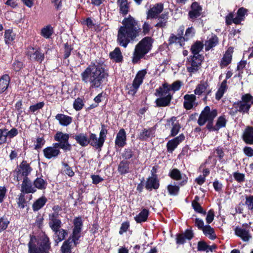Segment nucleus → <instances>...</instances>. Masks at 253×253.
<instances>
[{
  "instance_id": "f257e3e1",
  "label": "nucleus",
  "mask_w": 253,
  "mask_h": 253,
  "mask_svg": "<svg viewBox=\"0 0 253 253\" xmlns=\"http://www.w3.org/2000/svg\"><path fill=\"white\" fill-rule=\"evenodd\" d=\"M140 32L138 21L129 15L122 21V26L118 31L117 42L120 46L126 48L129 42H133L139 36Z\"/></svg>"
},
{
  "instance_id": "f03ea898",
  "label": "nucleus",
  "mask_w": 253,
  "mask_h": 253,
  "mask_svg": "<svg viewBox=\"0 0 253 253\" xmlns=\"http://www.w3.org/2000/svg\"><path fill=\"white\" fill-rule=\"evenodd\" d=\"M108 77L103 63L92 62L81 74L82 81L84 84H89L91 88H98Z\"/></svg>"
},
{
  "instance_id": "7ed1b4c3",
  "label": "nucleus",
  "mask_w": 253,
  "mask_h": 253,
  "mask_svg": "<svg viewBox=\"0 0 253 253\" xmlns=\"http://www.w3.org/2000/svg\"><path fill=\"white\" fill-rule=\"evenodd\" d=\"M83 226L81 218H76L74 220V228L71 237L64 241L61 248L62 253H71V249L74 245L77 246L79 243V240L81 237V232Z\"/></svg>"
},
{
  "instance_id": "20e7f679",
  "label": "nucleus",
  "mask_w": 253,
  "mask_h": 253,
  "mask_svg": "<svg viewBox=\"0 0 253 253\" xmlns=\"http://www.w3.org/2000/svg\"><path fill=\"white\" fill-rule=\"evenodd\" d=\"M152 43L151 38L146 37L142 39L135 46L132 55V62L137 63L141 59L143 58L151 50Z\"/></svg>"
},
{
  "instance_id": "39448f33",
  "label": "nucleus",
  "mask_w": 253,
  "mask_h": 253,
  "mask_svg": "<svg viewBox=\"0 0 253 253\" xmlns=\"http://www.w3.org/2000/svg\"><path fill=\"white\" fill-rule=\"evenodd\" d=\"M50 249L49 239L45 235L37 242L36 237H32L28 243L29 253H48Z\"/></svg>"
},
{
  "instance_id": "423d86ee",
  "label": "nucleus",
  "mask_w": 253,
  "mask_h": 253,
  "mask_svg": "<svg viewBox=\"0 0 253 253\" xmlns=\"http://www.w3.org/2000/svg\"><path fill=\"white\" fill-rule=\"evenodd\" d=\"M217 115L216 110L213 109L211 111L210 107L206 106L201 112L198 120V123L200 126H203L207 121H209L207 126V128L209 129H213L212 122Z\"/></svg>"
},
{
  "instance_id": "0eeeda50",
  "label": "nucleus",
  "mask_w": 253,
  "mask_h": 253,
  "mask_svg": "<svg viewBox=\"0 0 253 253\" xmlns=\"http://www.w3.org/2000/svg\"><path fill=\"white\" fill-rule=\"evenodd\" d=\"M107 130L103 126H102L101 129L99 133V137L98 138L94 133H91L89 138V144L96 149H101L105 141Z\"/></svg>"
},
{
  "instance_id": "6e6552de",
  "label": "nucleus",
  "mask_w": 253,
  "mask_h": 253,
  "mask_svg": "<svg viewBox=\"0 0 253 253\" xmlns=\"http://www.w3.org/2000/svg\"><path fill=\"white\" fill-rule=\"evenodd\" d=\"M69 134L63 133L61 131H58L54 136V140L58 142L55 143L59 144L61 149L64 151H70L72 148L71 145L69 143Z\"/></svg>"
},
{
  "instance_id": "1a4fd4ad",
  "label": "nucleus",
  "mask_w": 253,
  "mask_h": 253,
  "mask_svg": "<svg viewBox=\"0 0 253 253\" xmlns=\"http://www.w3.org/2000/svg\"><path fill=\"white\" fill-rule=\"evenodd\" d=\"M32 170L29 165L26 161H23L17 167L15 171L14 179L17 181L22 180L23 178H28L27 176Z\"/></svg>"
},
{
  "instance_id": "9d476101",
  "label": "nucleus",
  "mask_w": 253,
  "mask_h": 253,
  "mask_svg": "<svg viewBox=\"0 0 253 253\" xmlns=\"http://www.w3.org/2000/svg\"><path fill=\"white\" fill-rule=\"evenodd\" d=\"M146 72L145 70L139 71L135 78H134L132 86L130 90L128 91V93L131 95H134L137 91L139 86L142 84L144 77Z\"/></svg>"
},
{
  "instance_id": "9b49d317",
  "label": "nucleus",
  "mask_w": 253,
  "mask_h": 253,
  "mask_svg": "<svg viewBox=\"0 0 253 253\" xmlns=\"http://www.w3.org/2000/svg\"><path fill=\"white\" fill-rule=\"evenodd\" d=\"M59 144L53 143L51 146L47 147L43 150L44 156L48 159L55 158L61 153V148Z\"/></svg>"
},
{
  "instance_id": "f8f14e48",
  "label": "nucleus",
  "mask_w": 253,
  "mask_h": 253,
  "mask_svg": "<svg viewBox=\"0 0 253 253\" xmlns=\"http://www.w3.org/2000/svg\"><path fill=\"white\" fill-rule=\"evenodd\" d=\"M202 60L201 55H193L191 58V61L187 65V69L190 73H195L199 69Z\"/></svg>"
},
{
  "instance_id": "ddd939ff",
  "label": "nucleus",
  "mask_w": 253,
  "mask_h": 253,
  "mask_svg": "<svg viewBox=\"0 0 253 253\" xmlns=\"http://www.w3.org/2000/svg\"><path fill=\"white\" fill-rule=\"evenodd\" d=\"M27 55L31 60L42 62L44 58L43 53H41L38 49L32 47L28 49Z\"/></svg>"
},
{
  "instance_id": "4468645a",
  "label": "nucleus",
  "mask_w": 253,
  "mask_h": 253,
  "mask_svg": "<svg viewBox=\"0 0 253 253\" xmlns=\"http://www.w3.org/2000/svg\"><path fill=\"white\" fill-rule=\"evenodd\" d=\"M185 139L183 134L168 141L167 144L168 152L172 153L177 146Z\"/></svg>"
},
{
  "instance_id": "2eb2a0df",
  "label": "nucleus",
  "mask_w": 253,
  "mask_h": 253,
  "mask_svg": "<svg viewBox=\"0 0 253 253\" xmlns=\"http://www.w3.org/2000/svg\"><path fill=\"white\" fill-rule=\"evenodd\" d=\"M49 226L53 231L61 227V221L58 218V214L57 213H53L49 214Z\"/></svg>"
},
{
  "instance_id": "dca6fc26",
  "label": "nucleus",
  "mask_w": 253,
  "mask_h": 253,
  "mask_svg": "<svg viewBox=\"0 0 253 253\" xmlns=\"http://www.w3.org/2000/svg\"><path fill=\"white\" fill-rule=\"evenodd\" d=\"M171 92L169 84L165 83L156 90V95L159 96H168L169 95L172 98L173 93Z\"/></svg>"
},
{
  "instance_id": "f3484780",
  "label": "nucleus",
  "mask_w": 253,
  "mask_h": 253,
  "mask_svg": "<svg viewBox=\"0 0 253 253\" xmlns=\"http://www.w3.org/2000/svg\"><path fill=\"white\" fill-rule=\"evenodd\" d=\"M235 234L245 242H247L252 238L249 230L245 229L243 226L237 227L235 229Z\"/></svg>"
},
{
  "instance_id": "a211bd4d",
  "label": "nucleus",
  "mask_w": 253,
  "mask_h": 253,
  "mask_svg": "<svg viewBox=\"0 0 253 253\" xmlns=\"http://www.w3.org/2000/svg\"><path fill=\"white\" fill-rule=\"evenodd\" d=\"M164 9L163 4L159 3L156 4L151 7L147 12V18H156L162 12Z\"/></svg>"
},
{
  "instance_id": "6ab92c4d",
  "label": "nucleus",
  "mask_w": 253,
  "mask_h": 253,
  "mask_svg": "<svg viewBox=\"0 0 253 253\" xmlns=\"http://www.w3.org/2000/svg\"><path fill=\"white\" fill-rule=\"evenodd\" d=\"M53 239L55 243V246L58 245L59 242L64 240L65 237L68 235L67 231L62 228H59L53 231Z\"/></svg>"
},
{
  "instance_id": "aec40b11",
  "label": "nucleus",
  "mask_w": 253,
  "mask_h": 253,
  "mask_svg": "<svg viewBox=\"0 0 253 253\" xmlns=\"http://www.w3.org/2000/svg\"><path fill=\"white\" fill-rule=\"evenodd\" d=\"M21 185V191L26 193H34L36 189L32 186V183L28 178H23Z\"/></svg>"
},
{
  "instance_id": "412c9836",
  "label": "nucleus",
  "mask_w": 253,
  "mask_h": 253,
  "mask_svg": "<svg viewBox=\"0 0 253 253\" xmlns=\"http://www.w3.org/2000/svg\"><path fill=\"white\" fill-rule=\"evenodd\" d=\"M126 132L124 129H121L117 134L115 139V144L118 147H122L126 144Z\"/></svg>"
},
{
  "instance_id": "4be33fe9",
  "label": "nucleus",
  "mask_w": 253,
  "mask_h": 253,
  "mask_svg": "<svg viewBox=\"0 0 253 253\" xmlns=\"http://www.w3.org/2000/svg\"><path fill=\"white\" fill-rule=\"evenodd\" d=\"M55 119L58 121L61 126H64L69 125L72 121V118L71 117L63 114H58L55 116Z\"/></svg>"
},
{
  "instance_id": "5701e85b",
  "label": "nucleus",
  "mask_w": 253,
  "mask_h": 253,
  "mask_svg": "<svg viewBox=\"0 0 253 253\" xmlns=\"http://www.w3.org/2000/svg\"><path fill=\"white\" fill-rule=\"evenodd\" d=\"M243 138L246 143L253 144V127H246L244 132Z\"/></svg>"
},
{
  "instance_id": "b1692460",
  "label": "nucleus",
  "mask_w": 253,
  "mask_h": 253,
  "mask_svg": "<svg viewBox=\"0 0 253 253\" xmlns=\"http://www.w3.org/2000/svg\"><path fill=\"white\" fill-rule=\"evenodd\" d=\"M74 138L77 142L82 147H86L89 144V138L85 133H79L74 136Z\"/></svg>"
},
{
  "instance_id": "393cba45",
  "label": "nucleus",
  "mask_w": 253,
  "mask_h": 253,
  "mask_svg": "<svg viewBox=\"0 0 253 253\" xmlns=\"http://www.w3.org/2000/svg\"><path fill=\"white\" fill-rule=\"evenodd\" d=\"M202 8L197 2H194L191 6V10L190 11L189 14L191 18H196L201 14Z\"/></svg>"
},
{
  "instance_id": "a878e982",
  "label": "nucleus",
  "mask_w": 253,
  "mask_h": 253,
  "mask_svg": "<svg viewBox=\"0 0 253 253\" xmlns=\"http://www.w3.org/2000/svg\"><path fill=\"white\" fill-rule=\"evenodd\" d=\"M184 106L187 110L191 109L196 99V96L194 94H186L184 97Z\"/></svg>"
},
{
  "instance_id": "bb28decb",
  "label": "nucleus",
  "mask_w": 253,
  "mask_h": 253,
  "mask_svg": "<svg viewBox=\"0 0 253 253\" xmlns=\"http://www.w3.org/2000/svg\"><path fill=\"white\" fill-rule=\"evenodd\" d=\"M159 187V183L156 177L152 176L149 177L146 182V188L151 190L152 189H157Z\"/></svg>"
},
{
  "instance_id": "cd10ccee",
  "label": "nucleus",
  "mask_w": 253,
  "mask_h": 253,
  "mask_svg": "<svg viewBox=\"0 0 253 253\" xmlns=\"http://www.w3.org/2000/svg\"><path fill=\"white\" fill-rule=\"evenodd\" d=\"M47 202V199L42 196L37 199L33 204L32 208L34 211H38L42 209Z\"/></svg>"
},
{
  "instance_id": "c85d7f7f",
  "label": "nucleus",
  "mask_w": 253,
  "mask_h": 253,
  "mask_svg": "<svg viewBox=\"0 0 253 253\" xmlns=\"http://www.w3.org/2000/svg\"><path fill=\"white\" fill-rule=\"evenodd\" d=\"M117 3L120 8V13L124 15H126L129 9L127 0H117Z\"/></svg>"
},
{
  "instance_id": "c756f323",
  "label": "nucleus",
  "mask_w": 253,
  "mask_h": 253,
  "mask_svg": "<svg viewBox=\"0 0 253 253\" xmlns=\"http://www.w3.org/2000/svg\"><path fill=\"white\" fill-rule=\"evenodd\" d=\"M234 106L238 111L242 113H246L248 112L249 110L251 107V104L240 101L237 103H235Z\"/></svg>"
},
{
  "instance_id": "7c9ffc66",
  "label": "nucleus",
  "mask_w": 253,
  "mask_h": 253,
  "mask_svg": "<svg viewBox=\"0 0 253 253\" xmlns=\"http://www.w3.org/2000/svg\"><path fill=\"white\" fill-rule=\"evenodd\" d=\"M208 84L207 82H201L196 86L194 92L196 95H200L208 90Z\"/></svg>"
},
{
  "instance_id": "2f4dec72",
  "label": "nucleus",
  "mask_w": 253,
  "mask_h": 253,
  "mask_svg": "<svg viewBox=\"0 0 253 253\" xmlns=\"http://www.w3.org/2000/svg\"><path fill=\"white\" fill-rule=\"evenodd\" d=\"M154 133V129L153 128L148 129H144L140 132L139 138L141 140H146L149 138L153 137Z\"/></svg>"
},
{
  "instance_id": "473e14b6",
  "label": "nucleus",
  "mask_w": 253,
  "mask_h": 253,
  "mask_svg": "<svg viewBox=\"0 0 253 253\" xmlns=\"http://www.w3.org/2000/svg\"><path fill=\"white\" fill-rule=\"evenodd\" d=\"M9 81L10 78L7 75H3L0 79V93L4 92L7 89Z\"/></svg>"
},
{
  "instance_id": "72a5a7b5",
  "label": "nucleus",
  "mask_w": 253,
  "mask_h": 253,
  "mask_svg": "<svg viewBox=\"0 0 253 253\" xmlns=\"http://www.w3.org/2000/svg\"><path fill=\"white\" fill-rule=\"evenodd\" d=\"M172 98L170 95L168 96H161L156 100L157 105L159 107H164L169 105Z\"/></svg>"
},
{
  "instance_id": "f704fd0d",
  "label": "nucleus",
  "mask_w": 253,
  "mask_h": 253,
  "mask_svg": "<svg viewBox=\"0 0 253 253\" xmlns=\"http://www.w3.org/2000/svg\"><path fill=\"white\" fill-rule=\"evenodd\" d=\"M232 60V54L231 51L228 50L224 54L220 63V66L221 68H224L226 67L228 65H229Z\"/></svg>"
},
{
  "instance_id": "c9c22d12",
  "label": "nucleus",
  "mask_w": 253,
  "mask_h": 253,
  "mask_svg": "<svg viewBox=\"0 0 253 253\" xmlns=\"http://www.w3.org/2000/svg\"><path fill=\"white\" fill-rule=\"evenodd\" d=\"M247 13V9L243 7L239 8L237 12V15L235 18L234 23L236 24H240L241 21L244 19V17Z\"/></svg>"
},
{
  "instance_id": "e433bc0d",
  "label": "nucleus",
  "mask_w": 253,
  "mask_h": 253,
  "mask_svg": "<svg viewBox=\"0 0 253 253\" xmlns=\"http://www.w3.org/2000/svg\"><path fill=\"white\" fill-rule=\"evenodd\" d=\"M53 33V29L51 25H48L41 30V35L46 39H49Z\"/></svg>"
},
{
  "instance_id": "4c0bfd02",
  "label": "nucleus",
  "mask_w": 253,
  "mask_h": 253,
  "mask_svg": "<svg viewBox=\"0 0 253 253\" xmlns=\"http://www.w3.org/2000/svg\"><path fill=\"white\" fill-rule=\"evenodd\" d=\"M204 234L211 240H214L216 238V235L214 233V229L210 225L205 226L202 230Z\"/></svg>"
},
{
  "instance_id": "58836bf2",
  "label": "nucleus",
  "mask_w": 253,
  "mask_h": 253,
  "mask_svg": "<svg viewBox=\"0 0 253 253\" xmlns=\"http://www.w3.org/2000/svg\"><path fill=\"white\" fill-rule=\"evenodd\" d=\"M110 56L111 59L114 60L116 62H120L123 58L122 53L119 47H116L113 51L110 52Z\"/></svg>"
},
{
  "instance_id": "ea45409f",
  "label": "nucleus",
  "mask_w": 253,
  "mask_h": 253,
  "mask_svg": "<svg viewBox=\"0 0 253 253\" xmlns=\"http://www.w3.org/2000/svg\"><path fill=\"white\" fill-rule=\"evenodd\" d=\"M218 38L215 36H213L211 38L208 40L205 43V48L206 50H209L213 47H214L218 43Z\"/></svg>"
},
{
  "instance_id": "a19ab883",
  "label": "nucleus",
  "mask_w": 253,
  "mask_h": 253,
  "mask_svg": "<svg viewBox=\"0 0 253 253\" xmlns=\"http://www.w3.org/2000/svg\"><path fill=\"white\" fill-rule=\"evenodd\" d=\"M148 211L143 209L135 217L136 221L138 223L145 221L148 216Z\"/></svg>"
},
{
  "instance_id": "79ce46f5",
  "label": "nucleus",
  "mask_w": 253,
  "mask_h": 253,
  "mask_svg": "<svg viewBox=\"0 0 253 253\" xmlns=\"http://www.w3.org/2000/svg\"><path fill=\"white\" fill-rule=\"evenodd\" d=\"M227 89V82L224 80L221 83V84L215 94V98L217 100H219L223 95Z\"/></svg>"
},
{
  "instance_id": "37998d69",
  "label": "nucleus",
  "mask_w": 253,
  "mask_h": 253,
  "mask_svg": "<svg viewBox=\"0 0 253 253\" xmlns=\"http://www.w3.org/2000/svg\"><path fill=\"white\" fill-rule=\"evenodd\" d=\"M215 248V246H210L203 242L200 241L198 244V250L200 251H206L207 253L212 252Z\"/></svg>"
},
{
  "instance_id": "c03bdc74",
  "label": "nucleus",
  "mask_w": 253,
  "mask_h": 253,
  "mask_svg": "<svg viewBox=\"0 0 253 253\" xmlns=\"http://www.w3.org/2000/svg\"><path fill=\"white\" fill-rule=\"evenodd\" d=\"M118 171L121 174H124L129 172V164L127 162H121L118 167Z\"/></svg>"
},
{
  "instance_id": "a18cd8bd",
  "label": "nucleus",
  "mask_w": 253,
  "mask_h": 253,
  "mask_svg": "<svg viewBox=\"0 0 253 253\" xmlns=\"http://www.w3.org/2000/svg\"><path fill=\"white\" fill-rule=\"evenodd\" d=\"M203 44L200 42H197L191 47V50L193 54V55H199L198 54L200 51L202 49Z\"/></svg>"
},
{
  "instance_id": "49530a36",
  "label": "nucleus",
  "mask_w": 253,
  "mask_h": 253,
  "mask_svg": "<svg viewBox=\"0 0 253 253\" xmlns=\"http://www.w3.org/2000/svg\"><path fill=\"white\" fill-rule=\"evenodd\" d=\"M175 118H172L170 120V121L172 122V126L171 130V135L172 136L176 135L178 133L180 128V125L177 122H175Z\"/></svg>"
},
{
  "instance_id": "de8ad7c7",
  "label": "nucleus",
  "mask_w": 253,
  "mask_h": 253,
  "mask_svg": "<svg viewBox=\"0 0 253 253\" xmlns=\"http://www.w3.org/2000/svg\"><path fill=\"white\" fill-rule=\"evenodd\" d=\"M5 42L6 44L11 43L15 38V35L11 30H7L4 34Z\"/></svg>"
},
{
  "instance_id": "09e8293b",
  "label": "nucleus",
  "mask_w": 253,
  "mask_h": 253,
  "mask_svg": "<svg viewBox=\"0 0 253 253\" xmlns=\"http://www.w3.org/2000/svg\"><path fill=\"white\" fill-rule=\"evenodd\" d=\"M168 19V14L167 13L162 14L158 19L159 22L157 24L156 26L160 27H165L166 25Z\"/></svg>"
},
{
  "instance_id": "8fccbe9b",
  "label": "nucleus",
  "mask_w": 253,
  "mask_h": 253,
  "mask_svg": "<svg viewBox=\"0 0 253 253\" xmlns=\"http://www.w3.org/2000/svg\"><path fill=\"white\" fill-rule=\"evenodd\" d=\"M35 187L39 189H45L46 186V182L41 178H37L34 182Z\"/></svg>"
},
{
  "instance_id": "3c124183",
  "label": "nucleus",
  "mask_w": 253,
  "mask_h": 253,
  "mask_svg": "<svg viewBox=\"0 0 253 253\" xmlns=\"http://www.w3.org/2000/svg\"><path fill=\"white\" fill-rule=\"evenodd\" d=\"M199 198L198 196H196L195 200L192 202V206L194 210L199 213H206V211H204L202 208L198 203L197 201L199 200Z\"/></svg>"
},
{
  "instance_id": "603ef678",
  "label": "nucleus",
  "mask_w": 253,
  "mask_h": 253,
  "mask_svg": "<svg viewBox=\"0 0 253 253\" xmlns=\"http://www.w3.org/2000/svg\"><path fill=\"white\" fill-rule=\"evenodd\" d=\"M226 123V120L224 117L221 116L219 117L216 124V127H213V130H217L219 128L224 127Z\"/></svg>"
},
{
  "instance_id": "864d4df0",
  "label": "nucleus",
  "mask_w": 253,
  "mask_h": 253,
  "mask_svg": "<svg viewBox=\"0 0 253 253\" xmlns=\"http://www.w3.org/2000/svg\"><path fill=\"white\" fill-rule=\"evenodd\" d=\"M9 221L8 218L6 216H2L0 218V232L2 231L5 230L8 224Z\"/></svg>"
},
{
  "instance_id": "5fc2aeb1",
  "label": "nucleus",
  "mask_w": 253,
  "mask_h": 253,
  "mask_svg": "<svg viewBox=\"0 0 253 253\" xmlns=\"http://www.w3.org/2000/svg\"><path fill=\"white\" fill-rule=\"evenodd\" d=\"M167 189L169 194L171 196L177 195L179 190V187L178 186L173 185L172 184L169 185Z\"/></svg>"
},
{
  "instance_id": "6e6d98bb",
  "label": "nucleus",
  "mask_w": 253,
  "mask_h": 253,
  "mask_svg": "<svg viewBox=\"0 0 253 253\" xmlns=\"http://www.w3.org/2000/svg\"><path fill=\"white\" fill-rule=\"evenodd\" d=\"M169 175L171 178L176 180H180L182 178L180 171L176 169H173L170 171Z\"/></svg>"
},
{
  "instance_id": "4d7b16f0",
  "label": "nucleus",
  "mask_w": 253,
  "mask_h": 253,
  "mask_svg": "<svg viewBox=\"0 0 253 253\" xmlns=\"http://www.w3.org/2000/svg\"><path fill=\"white\" fill-rule=\"evenodd\" d=\"M195 34V30L193 28H188L185 32V34L184 37H182V39L184 41L188 40L189 39L193 37Z\"/></svg>"
},
{
  "instance_id": "13d9d810",
  "label": "nucleus",
  "mask_w": 253,
  "mask_h": 253,
  "mask_svg": "<svg viewBox=\"0 0 253 253\" xmlns=\"http://www.w3.org/2000/svg\"><path fill=\"white\" fill-rule=\"evenodd\" d=\"M172 92H174L180 88L181 82L179 81H176L173 82L171 85L169 84Z\"/></svg>"
},
{
  "instance_id": "bf43d9fd",
  "label": "nucleus",
  "mask_w": 253,
  "mask_h": 253,
  "mask_svg": "<svg viewBox=\"0 0 253 253\" xmlns=\"http://www.w3.org/2000/svg\"><path fill=\"white\" fill-rule=\"evenodd\" d=\"M44 103L43 102H41L37 103L36 104L30 106L29 109L32 112H35L38 110L42 109Z\"/></svg>"
},
{
  "instance_id": "052dcab7",
  "label": "nucleus",
  "mask_w": 253,
  "mask_h": 253,
  "mask_svg": "<svg viewBox=\"0 0 253 253\" xmlns=\"http://www.w3.org/2000/svg\"><path fill=\"white\" fill-rule=\"evenodd\" d=\"M83 107V100L78 98L74 102V108L76 110H80Z\"/></svg>"
},
{
  "instance_id": "680f3d73",
  "label": "nucleus",
  "mask_w": 253,
  "mask_h": 253,
  "mask_svg": "<svg viewBox=\"0 0 253 253\" xmlns=\"http://www.w3.org/2000/svg\"><path fill=\"white\" fill-rule=\"evenodd\" d=\"M6 129H0V144H2L6 141Z\"/></svg>"
},
{
  "instance_id": "e2e57ef3",
  "label": "nucleus",
  "mask_w": 253,
  "mask_h": 253,
  "mask_svg": "<svg viewBox=\"0 0 253 253\" xmlns=\"http://www.w3.org/2000/svg\"><path fill=\"white\" fill-rule=\"evenodd\" d=\"M63 165L64 166V171L65 173L70 177L73 176L74 175V172L72 169L67 164L64 163Z\"/></svg>"
},
{
  "instance_id": "0e129e2a",
  "label": "nucleus",
  "mask_w": 253,
  "mask_h": 253,
  "mask_svg": "<svg viewBox=\"0 0 253 253\" xmlns=\"http://www.w3.org/2000/svg\"><path fill=\"white\" fill-rule=\"evenodd\" d=\"M234 15L233 13H230L225 17L226 23L227 25H231L232 23H234L235 18L234 17Z\"/></svg>"
},
{
  "instance_id": "69168bd1",
  "label": "nucleus",
  "mask_w": 253,
  "mask_h": 253,
  "mask_svg": "<svg viewBox=\"0 0 253 253\" xmlns=\"http://www.w3.org/2000/svg\"><path fill=\"white\" fill-rule=\"evenodd\" d=\"M214 214L213 211L211 210H210L208 212V214L206 217L207 222L208 223H211L214 219Z\"/></svg>"
},
{
  "instance_id": "338daca9",
  "label": "nucleus",
  "mask_w": 253,
  "mask_h": 253,
  "mask_svg": "<svg viewBox=\"0 0 253 253\" xmlns=\"http://www.w3.org/2000/svg\"><path fill=\"white\" fill-rule=\"evenodd\" d=\"M246 205L250 209H253V196L246 197Z\"/></svg>"
},
{
  "instance_id": "774afa93",
  "label": "nucleus",
  "mask_w": 253,
  "mask_h": 253,
  "mask_svg": "<svg viewBox=\"0 0 253 253\" xmlns=\"http://www.w3.org/2000/svg\"><path fill=\"white\" fill-rule=\"evenodd\" d=\"M182 40V37H177L174 35H171L169 39L170 43L179 42Z\"/></svg>"
}]
</instances>
